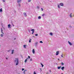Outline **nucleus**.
Wrapping results in <instances>:
<instances>
[{"label":"nucleus","mask_w":74,"mask_h":74,"mask_svg":"<svg viewBox=\"0 0 74 74\" xmlns=\"http://www.w3.org/2000/svg\"><path fill=\"white\" fill-rule=\"evenodd\" d=\"M15 60L14 61V62L15 63L16 62V65L17 66L18 64V63H19V60H18V58H16L15 59Z\"/></svg>","instance_id":"nucleus-1"},{"label":"nucleus","mask_w":74,"mask_h":74,"mask_svg":"<svg viewBox=\"0 0 74 74\" xmlns=\"http://www.w3.org/2000/svg\"><path fill=\"white\" fill-rule=\"evenodd\" d=\"M31 31H32V34H33V33H34V29H32L31 30Z\"/></svg>","instance_id":"nucleus-2"},{"label":"nucleus","mask_w":74,"mask_h":74,"mask_svg":"<svg viewBox=\"0 0 74 74\" xmlns=\"http://www.w3.org/2000/svg\"><path fill=\"white\" fill-rule=\"evenodd\" d=\"M22 1L21 0H17V2L18 3H21Z\"/></svg>","instance_id":"nucleus-3"},{"label":"nucleus","mask_w":74,"mask_h":74,"mask_svg":"<svg viewBox=\"0 0 74 74\" xmlns=\"http://www.w3.org/2000/svg\"><path fill=\"white\" fill-rule=\"evenodd\" d=\"M8 28H10V29H11V27H11V25L10 24L8 25Z\"/></svg>","instance_id":"nucleus-4"},{"label":"nucleus","mask_w":74,"mask_h":74,"mask_svg":"<svg viewBox=\"0 0 74 74\" xmlns=\"http://www.w3.org/2000/svg\"><path fill=\"white\" fill-rule=\"evenodd\" d=\"M60 5H61V6H63V4L62 3H60Z\"/></svg>","instance_id":"nucleus-5"},{"label":"nucleus","mask_w":74,"mask_h":74,"mask_svg":"<svg viewBox=\"0 0 74 74\" xmlns=\"http://www.w3.org/2000/svg\"><path fill=\"white\" fill-rule=\"evenodd\" d=\"M23 14L25 16H27V15L26 14V13L25 12Z\"/></svg>","instance_id":"nucleus-6"},{"label":"nucleus","mask_w":74,"mask_h":74,"mask_svg":"<svg viewBox=\"0 0 74 74\" xmlns=\"http://www.w3.org/2000/svg\"><path fill=\"white\" fill-rule=\"evenodd\" d=\"M32 53L34 54L35 53V51H34V49H33L32 50Z\"/></svg>","instance_id":"nucleus-7"},{"label":"nucleus","mask_w":74,"mask_h":74,"mask_svg":"<svg viewBox=\"0 0 74 74\" xmlns=\"http://www.w3.org/2000/svg\"><path fill=\"white\" fill-rule=\"evenodd\" d=\"M58 54H59V51H57L56 52V55H58Z\"/></svg>","instance_id":"nucleus-8"},{"label":"nucleus","mask_w":74,"mask_h":74,"mask_svg":"<svg viewBox=\"0 0 74 74\" xmlns=\"http://www.w3.org/2000/svg\"><path fill=\"white\" fill-rule=\"evenodd\" d=\"M68 43L69 44H70V45H72V44L71 43V42H70V41H68Z\"/></svg>","instance_id":"nucleus-9"},{"label":"nucleus","mask_w":74,"mask_h":74,"mask_svg":"<svg viewBox=\"0 0 74 74\" xmlns=\"http://www.w3.org/2000/svg\"><path fill=\"white\" fill-rule=\"evenodd\" d=\"M60 68H61V66H58V69H60Z\"/></svg>","instance_id":"nucleus-10"},{"label":"nucleus","mask_w":74,"mask_h":74,"mask_svg":"<svg viewBox=\"0 0 74 74\" xmlns=\"http://www.w3.org/2000/svg\"><path fill=\"white\" fill-rule=\"evenodd\" d=\"M14 50H12V54H13V53H14Z\"/></svg>","instance_id":"nucleus-11"},{"label":"nucleus","mask_w":74,"mask_h":74,"mask_svg":"<svg viewBox=\"0 0 74 74\" xmlns=\"http://www.w3.org/2000/svg\"><path fill=\"white\" fill-rule=\"evenodd\" d=\"M49 34H50V35L51 36H52V35H53V34H52V33H50Z\"/></svg>","instance_id":"nucleus-12"},{"label":"nucleus","mask_w":74,"mask_h":74,"mask_svg":"<svg viewBox=\"0 0 74 74\" xmlns=\"http://www.w3.org/2000/svg\"><path fill=\"white\" fill-rule=\"evenodd\" d=\"M64 69V67L63 66V67H62L61 68V69L62 70H63V69Z\"/></svg>","instance_id":"nucleus-13"},{"label":"nucleus","mask_w":74,"mask_h":74,"mask_svg":"<svg viewBox=\"0 0 74 74\" xmlns=\"http://www.w3.org/2000/svg\"><path fill=\"white\" fill-rule=\"evenodd\" d=\"M38 18L39 19H41V17L40 16H39L38 17Z\"/></svg>","instance_id":"nucleus-14"},{"label":"nucleus","mask_w":74,"mask_h":74,"mask_svg":"<svg viewBox=\"0 0 74 74\" xmlns=\"http://www.w3.org/2000/svg\"><path fill=\"white\" fill-rule=\"evenodd\" d=\"M31 41H32V39H30L29 40V42H31Z\"/></svg>","instance_id":"nucleus-15"},{"label":"nucleus","mask_w":74,"mask_h":74,"mask_svg":"<svg viewBox=\"0 0 74 74\" xmlns=\"http://www.w3.org/2000/svg\"><path fill=\"white\" fill-rule=\"evenodd\" d=\"M1 32L2 33H3V34H4V33L3 32V29H1Z\"/></svg>","instance_id":"nucleus-16"},{"label":"nucleus","mask_w":74,"mask_h":74,"mask_svg":"<svg viewBox=\"0 0 74 74\" xmlns=\"http://www.w3.org/2000/svg\"><path fill=\"white\" fill-rule=\"evenodd\" d=\"M26 45H23V47L24 48H26Z\"/></svg>","instance_id":"nucleus-17"},{"label":"nucleus","mask_w":74,"mask_h":74,"mask_svg":"<svg viewBox=\"0 0 74 74\" xmlns=\"http://www.w3.org/2000/svg\"><path fill=\"white\" fill-rule=\"evenodd\" d=\"M42 66V67H44V65L43 64H42V63H41L40 64Z\"/></svg>","instance_id":"nucleus-18"},{"label":"nucleus","mask_w":74,"mask_h":74,"mask_svg":"<svg viewBox=\"0 0 74 74\" xmlns=\"http://www.w3.org/2000/svg\"><path fill=\"white\" fill-rule=\"evenodd\" d=\"M18 7H21V4L20 3H18Z\"/></svg>","instance_id":"nucleus-19"},{"label":"nucleus","mask_w":74,"mask_h":74,"mask_svg":"<svg viewBox=\"0 0 74 74\" xmlns=\"http://www.w3.org/2000/svg\"><path fill=\"white\" fill-rule=\"evenodd\" d=\"M1 37H3V34H1Z\"/></svg>","instance_id":"nucleus-20"},{"label":"nucleus","mask_w":74,"mask_h":74,"mask_svg":"<svg viewBox=\"0 0 74 74\" xmlns=\"http://www.w3.org/2000/svg\"><path fill=\"white\" fill-rule=\"evenodd\" d=\"M37 8L38 9H39V8H40L39 7V6H37Z\"/></svg>","instance_id":"nucleus-21"},{"label":"nucleus","mask_w":74,"mask_h":74,"mask_svg":"<svg viewBox=\"0 0 74 74\" xmlns=\"http://www.w3.org/2000/svg\"><path fill=\"white\" fill-rule=\"evenodd\" d=\"M71 15H72V13H71L70 15V17L71 18L72 16H71Z\"/></svg>","instance_id":"nucleus-22"},{"label":"nucleus","mask_w":74,"mask_h":74,"mask_svg":"<svg viewBox=\"0 0 74 74\" xmlns=\"http://www.w3.org/2000/svg\"><path fill=\"white\" fill-rule=\"evenodd\" d=\"M58 8H60V6L59 5H58Z\"/></svg>","instance_id":"nucleus-23"},{"label":"nucleus","mask_w":74,"mask_h":74,"mask_svg":"<svg viewBox=\"0 0 74 74\" xmlns=\"http://www.w3.org/2000/svg\"><path fill=\"white\" fill-rule=\"evenodd\" d=\"M0 11L1 12H2V8H1V9H0Z\"/></svg>","instance_id":"nucleus-24"},{"label":"nucleus","mask_w":74,"mask_h":74,"mask_svg":"<svg viewBox=\"0 0 74 74\" xmlns=\"http://www.w3.org/2000/svg\"><path fill=\"white\" fill-rule=\"evenodd\" d=\"M45 15V14H42V16H44Z\"/></svg>","instance_id":"nucleus-25"},{"label":"nucleus","mask_w":74,"mask_h":74,"mask_svg":"<svg viewBox=\"0 0 74 74\" xmlns=\"http://www.w3.org/2000/svg\"><path fill=\"white\" fill-rule=\"evenodd\" d=\"M35 36H38V34H35Z\"/></svg>","instance_id":"nucleus-26"},{"label":"nucleus","mask_w":74,"mask_h":74,"mask_svg":"<svg viewBox=\"0 0 74 74\" xmlns=\"http://www.w3.org/2000/svg\"><path fill=\"white\" fill-rule=\"evenodd\" d=\"M61 64L62 65H63V64H64V63H63V62H62L61 63Z\"/></svg>","instance_id":"nucleus-27"},{"label":"nucleus","mask_w":74,"mask_h":74,"mask_svg":"<svg viewBox=\"0 0 74 74\" xmlns=\"http://www.w3.org/2000/svg\"><path fill=\"white\" fill-rule=\"evenodd\" d=\"M40 43H43L42 41H40Z\"/></svg>","instance_id":"nucleus-28"},{"label":"nucleus","mask_w":74,"mask_h":74,"mask_svg":"<svg viewBox=\"0 0 74 74\" xmlns=\"http://www.w3.org/2000/svg\"><path fill=\"white\" fill-rule=\"evenodd\" d=\"M27 61V59H25V62H26Z\"/></svg>","instance_id":"nucleus-29"},{"label":"nucleus","mask_w":74,"mask_h":74,"mask_svg":"<svg viewBox=\"0 0 74 74\" xmlns=\"http://www.w3.org/2000/svg\"><path fill=\"white\" fill-rule=\"evenodd\" d=\"M31 1V0H29L28 1V2H30Z\"/></svg>","instance_id":"nucleus-30"},{"label":"nucleus","mask_w":74,"mask_h":74,"mask_svg":"<svg viewBox=\"0 0 74 74\" xmlns=\"http://www.w3.org/2000/svg\"><path fill=\"white\" fill-rule=\"evenodd\" d=\"M25 70L24 69H23V68L22 69V70L23 71V70Z\"/></svg>","instance_id":"nucleus-31"},{"label":"nucleus","mask_w":74,"mask_h":74,"mask_svg":"<svg viewBox=\"0 0 74 74\" xmlns=\"http://www.w3.org/2000/svg\"><path fill=\"white\" fill-rule=\"evenodd\" d=\"M2 1H3V2H5V0H2Z\"/></svg>","instance_id":"nucleus-32"},{"label":"nucleus","mask_w":74,"mask_h":74,"mask_svg":"<svg viewBox=\"0 0 74 74\" xmlns=\"http://www.w3.org/2000/svg\"><path fill=\"white\" fill-rule=\"evenodd\" d=\"M30 56H28V59H30Z\"/></svg>","instance_id":"nucleus-33"},{"label":"nucleus","mask_w":74,"mask_h":74,"mask_svg":"<svg viewBox=\"0 0 74 74\" xmlns=\"http://www.w3.org/2000/svg\"><path fill=\"white\" fill-rule=\"evenodd\" d=\"M41 9L42 10V11H43V9L42 8H41Z\"/></svg>","instance_id":"nucleus-34"},{"label":"nucleus","mask_w":74,"mask_h":74,"mask_svg":"<svg viewBox=\"0 0 74 74\" xmlns=\"http://www.w3.org/2000/svg\"><path fill=\"white\" fill-rule=\"evenodd\" d=\"M24 71H25V72L26 71H27V70H25Z\"/></svg>","instance_id":"nucleus-35"},{"label":"nucleus","mask_w":74,"mask_h":74,"mask_svg":"<svg viewBox=\"0 0 74 74\" xmlns=\"http://www.w3.org/2000/svg\"><path fill=\"white\" fill-rule=\"evenodd\" d=\"M23 73H24V74H25V71H24Z\"/></svg>","instance_id":"nucleus-36"},{"label":"nucleus","mask_w":74,"mask_h":74,"mask_svg":"<svg viewBox=\"0 0 74 74\" xmlns=\"http://www.w3.org/2000/svg\"><path fill=\"white\" fill-rule=\"evenodd\" d=\"M32 58H31V59H30V61H32Z\"/></svg>","instance_id":"nucleus-37"},{"label":"nucleus","mask_w":74,"mask_h":74,"mask_svg":"<svg viewBox=\"0 0 74 74\" xmlns=\"http://www.w3.org/2000/svg\"><path fill=\"white\" fill-rule=\"evenodd\" d=\"M50 73H51V70H49Z\"/></svg>","instance_id":"nucleus-38"},{"label":"nucleus","mask_w":74,"mask_h":74,"mask_svg":"<svg viewBox=\"0 0 74 74\" xmlns=\"http://www.w3.org/2000/svg\"><path fill=\"white\" fill-rule=\"evenodd\" d=\"M61 57L62 58L63 57V55H61Z\"/></svg>","instance_id":"nucleus-39"},{"label":"nucleus","mask_w":74,"mask_h":74,"mask_svg":"<svg viewBox=\"0 0 74 74\" xmlns=\"http://www.w3.org/2000/svg\"><path fill=\"white\" fill-rule=\"evenodd\" d=\"M6 59H8V58H6Z\"/></svg>","instance_id":"nucleus-40"},{"label":"nucleus","mask_w":74,"mask_h":74,"mask_svg":"<svg viewBox=\"0 0 74 74\" xmlns=\"http://www.w3.org/2000/svg\"><path fill=\"white\" fill-rule=\"evenodd\" d=\"M58 59V60H59V59Z\"/></svg>","instance_id":"nucleus-41"},{"label":"nucleus","mask_w":74,"mask_h":74,"mask_svg":"<svg viewBox=\"0 0 74 74\" xmlns=\"http://www.w3.org/2000/svg\"><path fill=\"white\" fill-rule=\"evenodd\" d=\"M15 39H16V38H14V40H15Z\"/></svg>","instance_id":"nucleus-42"},{"label":"nucleus","mask_w":74,"mask_h":74,"mask_svg":"<svg viewBox=\"0 0 74 74\" xmlns=\"http://www.w3.org/2000/svg\"><path fill=\"white\" fill-rule=\"evenodd\" d=\"M1 46V45H0V47Z\"/></svg>","instance_id":"nucleus-43"},{"label":"nucleus","mask_w":74,"mask_h":74,"mask_svg":"<svg viewBox=\"0 0 74 74\" xmlns=\"http://www.w3.org/2000/svg\"><path fill=\"white\" fill-rule=\"evenodd\" d=\"M37 43H36V44H37Z\"/></svg>","instance_id":"nucleus-44"},{"label":"nucleus","mask_w":74,"mask_h":74,"mask_svg":"<svg viewBox=\"0 0 74 74\" xmlns=\"http://www.w3.org/2000/svg\"><path fill=\"white\" fill-rule=\"evenodd\" d=\"M61 74H63V73H62Z\"/></svg>","instance_id":"nucleus-45"},{"label":"nucleus","mask_w":74,"mask_h":74,"mask_svg":"<svg viewBox=\"0 0 74 74\" xmlns=\"http://www.w3.org/2000/svg\"><path fill=\"white\" fill-rule=\"evenodd\" d=\"M28 58H27V59Z\"/></svg>","instance_id":"nucleus-46"},{"label":"nucleus","mask_w":74,"mask_h":74,"mask_svg":"<svg viewBox=\"0 0 74 74\" xmlns=\"http://www.w3.org/2000/svg\"><path fill=\"white\" fill-rule=\"evenodd\" d=\"M18 74H19V73Z\"/></svg>","instance_id":"nucleus-47"}]
</instances>
